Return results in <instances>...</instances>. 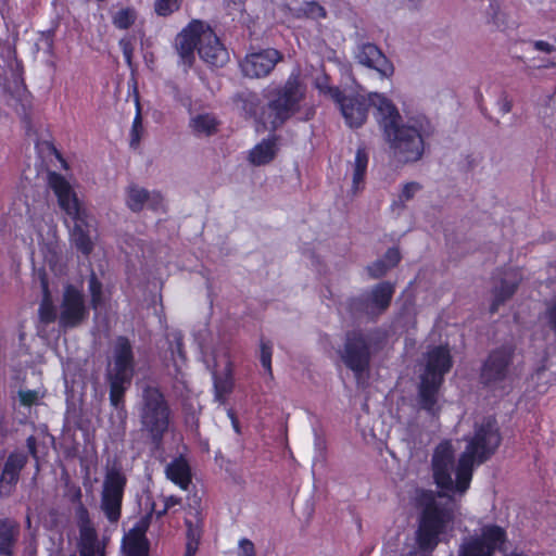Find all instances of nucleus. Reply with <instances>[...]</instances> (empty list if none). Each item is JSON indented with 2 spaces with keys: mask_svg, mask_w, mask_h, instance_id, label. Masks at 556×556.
I'll list each match as a JSON object with an SVG mask.
<instances>
[{
  "mask_svg": "<svg viewBox=\"0 0 556 556\" xmlns=\"http://www.w3.org/2000/svg\"><path fill=\"white\" fill-rule=\"evenodd\" d=\"M369 156L364 149L356 151L354 161L350 163L352 170V192L354 194L361 192L365 185V175L368 166Z\"/></svg>",
  "mask_w": 556,
  "mask_h": 556,
  "instance_id": "cd10ccee",
  "label": "nucleus"
},
{
  "mask_svg": "<svg viewBox=\"0 0 556 556\" xmlns=\"http://www.w3.org/2000/svg\"><path fill=\"white\" fill-rule=\"evenodd\" d=\"M139 417L142 430L148 432L155 443H160L169 427L170 409L159 389L148 387L143 390Z\"/></svg>",
  "mask_w": 556,
  "mask_h": 556,
  "instance_id": "6e6552de",
  "label": "nucleus"
},
{
  "mask_svg": "<svg viewBox=\"0 0 556 556\" xmlns=\"http://www.w3.org/2000/svg\"><path fill=\"white\" fill-rule=\"evenodd\" d=\"M26 444H27V448H28L29 453L33 455V457L37 458L35 437L31 435V437L27 438Z\"/></svg>",
  "mask_w": 556,
  "mask_h": 556,
  "instance_id": "bf43d9fd",
  "label": "nucleus"
},
{
  "mask_svg": "<svg viewBox=\"0 0 556 556\" xmlns=\"http://www.w3.org/2000/svg\"><path fill=\"white\" fill-rule=\"evenodd\" d=\"M126 477L122 469L112 466L106 469L101 496V507L110 521H117L126 485Z\"/></svg>",
  "mask_w": 556,
  "mask_h": 556,
  "instance_id": "ddd939ff",
  "label": "nucleus"
},
{
  "mask_svg": "<svg viewBox=\"0 0 556 556\" xmlns=\"http://www.w3.org/2000/svg\"><path fill=\"white\" fill-rule=\"evenodd\" d=\"M203 358L213 377L215 400L224 404L233 387L229 346L225 343L218 344L206 352Z\"/></svg>",
  "mask_w": 556,
  "mask_h": 556,
  "instance_id": "1a4fd4ad",
  "label": "nucleus"
},
{
  "mask_svg": "<svg viewBox=\"0 0 556 556\" xmlns=\"http://www.w3.org/2000/svg\"><path fill=\"white\" fill-rule=\"evenodd\" d=\"M188 515L193 518V519H191L190 517L186 518V525L188 527V541H193L195 543H199L200 534H201L200 526H199L200 511L198 508L190 506Z\"/></svg>",
  "mask_w": 556,
  "mask_h": 556,
  "instance_id": "e433bc0d",
  "label": "nucleus"
},
{
  "mask_svg": "<svg viewBox=\"0 0 556 556\" xmlns=\"http://www.w3.org/2000/svg\"><path fill=\"white\" fill-rule=\"evenodd\" d=\"M394 288L389 282L377 285L369 293L350 301V309L354 314L375 316L382 313L390 304Z\"/></svg>",
  "mask_w": 556,
  "mask_h": 556,
  "instance_id": "dca6fc26",
  "label": "nucleus"
},
{
  "mask_svg": "<svg viewBox=\"0 0 556 556\" xmlns=\"http://www.w3.org/2000/svg\"><path fill=\"white\" fill-rule=\"evenodd\" d=\"M235 105L250 116H255L261 105V99L253 91H242L233 96Z\"/></svg>",
  "mask_w": 556,
  "mask_h": 556,
  "instance_id": "2f4dec72",
  "label": "nucleus"
},
{
  "mask_svg": "<svg viewBox=\"0 0 556 556\" xmlns=\"http://www.w3.org/2000/svg\"><path fill=\"white\" fill-rule=\"evenodd\" d=\"M26 459L24 456L11 455L3 468L2 478H9L11 481L17 479L18 471L24 467Z\"/></svg>",
  "mask_w": 556,
  "mask_h": 556,
  "instance_id": "f704fd0d",
  "label": "nucleus"
},
{
  "mask_svg": "<svg viewBox=\"0 0 556 556\" xmlns=\"http://www.w3.org/2000/svg\"><path fill=\"white\" fill-rule=\"evenodd\" d=\"M36 149L41 152L43 150H47L49 152L50 156V163L55 162L59 163L58 165H54L56 168L68 170V165L66 161L62 157L61 153L53 147L51 141H38Z\"/></svg>",
  "mask_w": 556,
  "mask_h": 556,
  "instance_id": "a19ab883",
  "label": "nucleus"
},
{
  "mask_svg": "<svg viewBox=\"0 0 556 556\" xmlns=\"http://www.w3.org/2000/svg\"><path fill=\"white\" fill-rule=\"evenodd\" d=\"M136 21V11L131 8H125L117 11L113 17V25L118 29H128Z\"/></svg>",
  "mask_w": 556,
  "mask_h": 556,
  "instance_id": "c9c22d12",
  "label": "nucleus"
},
{
  "mask_svg": "<svg viewBox=\"0 0 556 556\" xmlns=\"http://www.w3.org/2000/svg\"><path fill=\"white\" fill-rule=\"evenodd\" d=\"M452 359L445 346H435L427 353L425 371L420 377L418 401L422 409L434 416L440 409L439 388L450 370Z\"/></svg>",
  "mask_w": 556,
  "mask_h": 556,
  "instance_id": "423d86ee",
  "label": "nucleus"
},
{
  "mask_svg": "<svg viewBox=\"0 0 556 556\" xmlns=\"http://www.w3.org/2000/svg\"><path fill=\"white\" fill-rule=\"evenodd\" d=\"M199 56L208 65L224 66L228 61V52L216 34L203 24L198 47Z\"/></svg>",
  "mask_w": 556,
  "mask_h": 556,
  "instance_id": "aec40b11",
  "label": "nucleus"
},
{
  "mask_svg": "<svg viewBox=\"0 0 556 556\" xmlns=\"http://www.w3.org/2000/svg\"><path fill=\"white\" fill-rule=\"evenodd\" d=\"M533 47L535 50L544 52V53H552L556 50L555 46L543 41V40H536L533 42Z\"/></svg>",
  "mask_w": 556,
  "mask_h": 556,
  "instance_id": "6e6d98bb",
  "label": "nucleus"
},
{
  "mask_svg": "<svg viewBox=\"0 0 556 556\" xmlns=\"http://www.w3.org/2000/svg\"><path fill=\"white\" fill-rule=\"evenodd\" d=\"M110 382V401L114 407H119L123 404L125 390L130 384L129 382L109 380Z\"/></svg>",
  "mask_w": 556,
  "mask_h": 556,
  "instance_id": "79ce46f5",
  "label": "nucleus"
},
{
  "mask_svg": "<svg viewBox=\"0 0 556 556\" xmlns=\"http://www.w3.org/2000/svg\"><path fill=\"white\" fill-rule=\"evenodd\" d=\"M389 269L390 267L383 260H378L367 267L368 274L372 278H379L383 276Z\"/></svg>",
  "mask_w": 556,
  "mask_h": 556,
  "instance_id": "de8ad7c7",
  "label": "nucleus"
},
{
  "mask_svg": "<svg viewBox=\"0 0 556 556\" xmlns=\"http://www.w3.org/2000/svg\"><path fill=\"white\" fill-rule=\"evenodd\" d=\"M507 541L506 531L496 525H485L473 534L463 539L458 556H493L503 549Z\"/></svg>",
  "mask_w": 556,
  "mask_h": 556,
  "instance_id": "9b49d317",
  "label": "nucleus"
},
{
  "mask_svg": "<svg viewBox=\"0 0 556 556\" xmlns=\"http://www.w3.org/2000/svg\"><path fill=\"white\" fill-rule=\"evenodd\" d=\"M165 473L167 479L178 485L181 490H188L192 476L190 466L185 458H174L167 464Z\"/></svg>",
  "mask_w": 556,
  "mask_h": 556,
  "instance_id": "a878e982",
  "label": "nucleus"
},
{
  "mask_svg": "<svg viewBox=\"0 0 556 556\" xmlns=\"http://www.w3.org/2000/svg\"><path fill=\"white\" fill-rule=\"evenodd\" d=\"M46 181L55 194L61 210L74 223L71 230L72 243L83 254L89 255L94 245L96 220L78 201L71 177L49 169Z\"/></svg>",
  "mask_w": 556,
  "mask_h": 556,
  "instance_id": "f03ea898",
  "label": "nucleus"
},
{
  "mask_svg": "<svg viewBox=\"0 0 556 556\" xmlns=\"http://www.w3.org/2000/svg\"><path fill=\"white\" fill-rule=\"evenodd\" d=\"M163 503H164L163 509L156 513L159 517L164 515L169 508H172L176 505H179L180 498L176 497L174 495H170V496L164 497Z\"/></svg>",
  "mask_w": 556,
  "mask_h": 556,
  "instance_id": "5fc2aeb1",
  "label": "nucleus"
},
{
  "mask_svg": "<svg viewBox=\"0 0 556 556\" xmlns=\"http://www.w3.org/2000/svg\"><path fill=\"white\" fill-rule=\"evenodd\" d=\"M45 392L40 389L37 390H20L18 391V400L24 406L36 405L43 397Z\"/></svg>",
  "mask_w": 556,
  "mask_h": 556,
  "instance_id": "c03bdc74",
  "label": "nucleus"
},
{
  "mask_svg": "<svg viewBox=\"0 0 556 556\" xmlns=\"http://www.w3.org/2000/svg\"><path fill=\"white\" fill-rule=\"evenodd\" d=\"M371 100L376 121L387 139H425L434 135L435 127L426 115L416 114L404 123L395 104L386 96L375 93Z\"/></svg>",
  "mask_w": 556,
  "mask_h": 556,
  "instance_id": "7ed1b4c3",
  "label": "nucleus"
},
{
  "mask_svg": "<svg viewBox=\"0 0 556 556\" xmlns=\"http://www.w3.org/2000/svg\"><path fill=\"white\" fill-rule=\"evenodd\" d=\"M486 14L489 16V23H492L496 27L502 25L503 21L501 18L500 5L495 0H491Z\"/></svg>",
  "mask_w": 556,
  "mask_h": 556,
  "instance_id": "49530a36",
  "label": "nucleus"
},
{
  "mask_svg": "<svg viewBox=\"0 0 556 556\" xmlns=\"http://www.w3.org/2000/svg\"><path fill=\"white\" fill-rule=\"evenodd\" d=\"M106 371L108 380L130 383L134 375V356L126 338L119 337L115 341Z\"/></svg>",
  "mask_w": 556,
  "mask_h": 556,
  "instance_id": "2eb2a0df",
  "label": "nucleus"
},
{
  "mask_svg": "<svg viewBox=\"0 0 556 556\" xmlns=\"http://www.w3.org/2000/svg\"><path fill=\"white\" fill-rule=\"evenodd\" d=\"M278 152L276 141H260L248 153V161L254 166L268 164Z\"/></svg>",
  "mask_w": 556,
  "mask_h": 556,
  "instance_id": "c85d7f7f",
  "label": "nucleus"
},
{
  "mask_svg": "<svg viewBox=\"0 0 556 556\" xmlns=\"http://www.w3.org/2000/svg\"><path fill=\"white\" fill-rule=\"evenodd\" d=\"M283 55L274 48L251 52L241 61L240 67L244 76L262 78L268 76Z\"/></svg>",
  "mask_w": 556,
  "mask_h": 556,
  "instance_id": "a211bd4d",
  "label": "nucleus"
},
{
  "mask_svg": "<svg viewBox=\"0 0 556 556\" xmlns=\"http://www.w3.org/2000/svg\"><path fill=\"white\" fill-rule=\"evenodd\" d=\"M88 289L91 296V305L94 311H98L103 303L102 285L93 273L89 277Z\"/></svg>",
  "mask_w": 556,
  "mask_h": 556,
  "instance_id": "58836bf2",
  "label": "nucleus"
},
{
  "mask_svg": "<svg viewBox=\"0 0 556 556\" xmlns=\"http://www.w3.org/2000/svg\"><path fill=\"white\" fill-rule=\"evenodd\" d=\"M119 47L122 48L124 58L128 65H131V59L134 53V46L130 39L123 38L119 40Z\"/></svg>",
  "mask_w": 556,
  "mask_h": 556,
  "instance_id": "8fccbe9b",
  "label": "nucleus"
},
{
  "mask_svg": "<svg viewBox=\"0 0 556 556\" xmlns=\"http://www.w3.org/2000/svg\"><path fill=\"white\" fill-rule=\"evenodd\" d=\"M317 88L320 92L328 96L338 105L345 123L350 127H361L368 115L369 106H374L370 93L368 98L359 94L345 96L338 87L328 86L326 83L318 81Z\"/></svg>",
  "mask_w": 556,
  "mask_h": 556,
  "instance_id": "9d476101",
  "label": "nucleus"
},
{
  "mask_svg": "<svg viewBox=\"0 0 556 556\" xmlns=\"http://www.w3.org/2000/svg\"><path fill=\"white\" fill-rule=\"evenodd\" d=\"M140 125H141V117L138 114L134 121L132 130H131V137H132L131 139H140V134L138 132V126H140Z\"/></svg>",
  "mask_w": 556,
  "mask_h": 556,
  "instance_id": "4d7b16f0",
  "label": "nucleus"
},
{
  "mask_svg": "<svg viewBox=\"0 0 556 556\" xmlns=\"http://www.w3.org/2000/svg\"><path fill=\"white\" fill-rule=\"evenodd\" d=\"M401 260V255L397 249H389L383 257L386 264L390 267H394Z\"/></svg>",
  "mask_w": 556,
  "mask_h": 556,
  "instance_id": "3c124183",
  "label": "nucleus"
},
{
  "mask_svg": "<svg viewBox=\"0 0 556 556\" xmlns=\"http://www.w3.org/2000/svg\"><path fill=\"white\" fill-rule=\"evenodd\" d=\"M306 87L299 73H291L282 86L269 89L265 94L267 100L263 112L264 124L275 130L287 119L298 113L304 100Z\"/></svg>",
  "mask_w": 556,
  "mask_h": 556,
  "instance_id": "39448f33",
  "label": "nucleus"
},
{
  "mask_svg": "<svg viewBox=\"0 0 556 556\" xmlns=\"http://www.w3.org/2000/svg\"><path fill=\"white\" fill-rule=\"evenodd\" d=\"M466 447L455 463L456 448L452 441L441 442L432 455V471L437 485L446 494H463L470 485L473 468L486 460L498 447L501 435L496 422L486 418L476 424L473 434L466 438Z\"/></svg>",
  "mask_w": 556,
  "mask_h": 556,
  "instance_id": "f257e3e1",
  "label": "nucleus"
},
{
  "mask_svg": "<svg viewBox=\"0 0 556 556\" xmlns=\"http://www.w3.org/2000/svg\"><path fill=\"white\" fill-rule=\"evenodd\" d=\"M203 23L201 21H192L184 28L175 39V49L179 55V64L188 71L194 62V50L199 47Z\"/></svg>",
  "mask_w": 556,
  "mask_h": 556,
  "instance_id": "6ab92c4d",
  "label": "nucleus"
},
{
  "mask_svg": "<svg viewBox=\"0 0 556 556\" xmlns=\"http://www.w3.org/2000/svg\"><path fill=\"white\" fill-rule=\"evenodd\" d=\"M374 346V334L371 333L352 332L348 334L341 357L357 379H361L367 371L370 351Z\"/></svg>",
  "mask_w": 556,
  "mask_h": 556,
  "instance_id": "f8f14e48",
  "label": "nucleus"
},
{
  "mask_svg": "<svg viewBox=\"0 0 556 556\" xmlns=\"http://www.w3.org/2000/svg\"><path fill=\"white\" fill-rule=\"evenodd\" d=\"M20 534V526L9 518L0 519V554L10 556L13 554L15 543Z\"/></svg>",
  "mask_w": 556,
  "mask_h": 556,
  "instance_id": "bb28decb",
  "label": "nucleus"
},
{
  "mask_svg": "<svg viewBox=\"0 0 556 556\" xmlns=\"http://www.w3.org/2000/svg\"><path fill=\"white\" fill-rule=\"evenodd\" d=\"M255 546L252 541L241 539L238 543V556H255Z\"/></svg>",
  "mask_w": 556,
  "mask_h": 556,
  "instance_id": "09e8293b",
  "label": "nucleus"
},
{
  "mask_svg": "<svg viewBox=\"0 0 556 556\" xmlns=\"http://www.w3.org/2000/svg\"><path fill=\"white\" fill-rule=\"evenodd\" d=\"M88 317L83 292L72 285L64 288L60 305L59 325L61 328H74Z\"/></svg>",
  "mask_w": 556,
  "mask_h": 556,
  "instance_id": "4468645a",
  "label": "nucleus"
},
{
  "mask_svg": "<svg viewBox=\"0 0 556 556\" xmlns=\"http://www.w3.org/2000/svg\"><path fill=\"white\" fill-rule=\"evenodd\" d=\"M442 496H435L431 491H421L418 496L424 511L416 531V543L420 551L431 553L444 539L453 520L451 509L441 504Z\"/></svg>",
  "mask_w": 556,
  "mask_h": 556,
  "instance_id": "20e7f679",
  "label": "nucleus"
},
{
  "mask_svg": "<svg viewBox=\"0 0 556 556\" xmlns=\"http://www.w3.org/2000/svg\"><path fill=\"white\" fill-rule=\"evenodd\" d=\"M180 7V0H155L154 11L160 16H168Z\"/></svg>",
  "mask_w": 556,
  "mask_h": 556,
  "instance_id": "37998d69",
  "label": "nucleus"
},
{
  "mask_svg": "<svg viewBox=\"0 0 556 556\" xmlns=\"http://www.w3.org/2000/svg\"><path fill=\"white\" fill-rule=\"evenodd\" d=\"M228 416L229 418L231 419V424H232V427L235 429L236 432H239V424H238V420L236 419L233 413L229 409L228 410Z\"/></svg>",
  "mask_w": 556,
  "mask_h": 556,
  "instance_id": "680f3d73",
  "label": "nucleus"
},
{
  "mask_svg": "<svg viewBox=\"0 0 556 556\" xmlns=\"http://www.w3.org/2000/svg\"><path fill=\"white\" fill-rule=\"evenodd\" d=\"M513 357V349L504 346L493 351L485 361L481 379L491 388H501L508 379L509 364Z\"/></svg>",
  "mask_w": 556,
  "mask_h": 556,
  "instance_id": "f3484780",
  "label": "nucleus"
},
{
  "mask_svg": "<svg viewBox=\"0 0 556 556\" xmlns=\"http://www.w3.org/2000/svg\"><path fill=\"white\" fill-rule=\"evenodd\" d=\"M545 316L549 327L556 332V301L548 305Z\"/></svg>",
  "mask_w": 556,
  "mask_h": 556,
  "instance_id": "864d4df0",
  "label": "nucleus"
},
{
  "mask_svg": "<svg viewBox=\"0 0 556 556\" xmlns=\"http://www.w3.org/2000/svg\"><path fill=\"white\" fill-rule=\"evenodd\" d=\"M170 352L174 366L177 370H179L186 361L180 333L173 334V341L170 342Z\"/></svg>",
  "mask_w": 556,
  "mask_h": 556,
  "instance_id": "ea45409f",
  "label": "nucleus"
},
{
  "mask_svg": "<svg viewBox=\"0 0 556 556\" xmlns=\"http://www.w3.org/2000/svg\"><path fill=\"white\" fill-rule=\"evenodd\" d=\"M516 290V282L515 280H510L508 278H505L500 288H495L494 290V301L492 303L491 309L492 312L497 311V307L500 304H502L504 301H506L508 298H510Z\"/></svg>",
  "mask_w": 556,
  "mask_h": 556,
  "instance_id": "72a5a7b5",
  "label": "nucleus"
},
{
  "mask_svg": "<svg viewBox=\"0 0 556 556\" xmlns=\"http://www.w3.org/2000/svg\"><path fill=\"white\" fill-rule=\"evenodd\" d=\"M29 227L35 231V237L30 236V244L35 241L40 247V252L43 258V273L40 275L47 277V269L53 275L61 276L66 268V252L56 238V228L51 220L45 218H31Z\"/></svg>",
  "mask_w": 556,
  "mask_h": 556,
  "instance_id": "0eeeda50",
  "label": "nucleus"
},
{
  "mask_svg": "<svg viewBox=\"0 0 556 556\" xmlns=\"http://www.w3.org/2000/svg\"><path fill=\"white\" fill-rule=\"evenodd\" d=\"M76 515L79 526V554L80 556H96L99 551L98 535L89 520L88 511L84 506H79Z\"/></svg>",
  "mask_w": 556,
  "mask_h": 556,
  "instance_id": "4be33fe9",
  "label": "nucleus"
},
{
  "mask_svg": "<svg viewBox=\"0 0 556 556\" xmlns=\"http://www.w3.org/2000/svg\"><path fill=\"white\" fill-rule=\"evenodd\" d=\"M294 16L298 18L306 17L312 20L325 18L326 9L317 1L304 2L303 5L294 10Z\"/></svg>",
  "mask_w": 556,
  "mask_h": 556,
  "instance_id": "473e14b6",
  "label": "nucleus"
},
{
  "mask_svg": "<svg viewBox=\"0 0 556 556\" xmlns=\"http://www.w3.org/2000/svg\"><path fill=\"white\" fill-rule=\"evenodd\" d=\"M41 290H42V301L40 303L38 315H39V321L42 325H49L53 321H55L56 317V311L52 303L51 294L49 291V283L46 279V277H42L41 279Z\"/></svg>",
  "mask_w": 556,
  "mask_h": 556,
  "instance_id": "c756f323",
  "label": "nucleus"
},
{
  "mask_svg": "<svg viewBox=\"0 0 556 556\" xmlns=\"http://www.w3.org/2000/svg\"><path fill=\"white\" fill-rule=\"evenodd\" d=\"M355 59L361 65L375 70L381 77L389 78L394 74L392 62L375 43L365 42L358 45L355 51Z\"/></svg>",
  "mask_w": 556,
  "mask_h": 556,
  "instance_id": "412c9836",
  "label": "nucleus"
},
{
  "mask_svg": "<svg viewBox=\"0 0 556 556\" xmlns=\"http://www.w3.org/2000/svg\"><path fill=\"white\" fill-rule=\"evenodd\" d=\"M26 135L28 137L36 136L37 139H45L47 136H50L48 134L47 129H40V130L33 131L30 127L27 129Z\"/></svg>",
  "mask_w": 556,
  "mask_h": 556,
  "instance_id": "13d9d810",
  "label": "nucleus"
},
{
  "mask_svg": "<svg viewBox=\"0 0 556 556\" xmlns=\"http://www.w3.org/2000/svg\"><path fill=\"white\" fill-rule=\"evenodd\" d=\"M126 204L134 212H139L144 206L159 210L162 207L163 197L160 192H149L138 185H130L126 191Z\"/></svg>",
  "mask_w": 556,
  "mask_h": 556,
  "instance_id": "5701e85b",
  "label": "nucleus"
},
{
  "mask_svg": "<svg viewBox=\"0 0 556 556\" xmlns=\"http://www.w3.org/2000/svg\"><path fill=\"white\" fill-rule=\"evenodd\" d=\"M424 150V141H390L389 147L393 160L399 163H408L419 160Z\"/></svg>",
  "mask_w": 556,
  "mask_h": 556,
  "instance_id": "393cba45",
  "label": "nucleus"
},
{
  "mask_svg": "<svg viewBox=\"0 0 556 556\" xmlns=\"http://www.w3.org/2000/svg\"><path fill=\"white\" fill-rule=\"evenodd\" d=\"M146 531V522L140 521L125 535L123 546L126 556H148L149 545Z\"/></svg>",
  "mask_w": 556,
  "mask_h": 556,
  "instance_id": "b1692460",
  "label": "nucleus"
},
{
  "mask_svg": "<svg viewBox=\"0 0 556 556\" xmlns=\"http://www.w3.org/2000/svg\"><path fill=\"white\" fill-rule=\"evenodd\" d=\"M219 126V121L214 114L205 113L199 114L191 119V127L199 136L211 137L214 136Z\"/></svg>",
  "mask_w": 556,
  "mask_h": 556,
  "instance_id": "7c9ffc66",
  "label": "nucleus"
},
{
  "mask_svg": "<svg viewBox=\"0 0 556 556\" xmlns=\"http://www.w3.org/2000/svg\"><path fill=\"white\" fill-rule=\"evenodd\" d=\"M498 111L502 114H507L511 111L513 103L505 93L498 98L497 101Z\"/></svg>",
  "mask_w": 556,
  "mask_h": 556,
  "instance_id": "603ef678",
  "label": "nucleus"
},
{
  "mask_svg": "<svg viewBox=\"0 0 556 556\" xmlns=\"http://www.w3.org/2000/svg\"><path fill=\"white\" fill-rule=\"evenodd\" d=\"M505 556H528V555L522 552H511Z\"/></svg>",
  "mask_w": 556,
  "mask_h": 556,
  "instance_id": "e2e57ef3",
  "label": "nucleus"
},
{
  "mask_svg": "<svg viewBox=\"0 0 556 556\" xmlns=\"http://www.w3.org/2000/svg\"><path fill=\"white\" fill-rule=\"evenodd\" d=\"M420 188L421 186L415 181L405 184L399 194L397 200L393 202L392 207H399L401 210L404 208L405 203L410 201L420 190Z\"/></svg>",
  "mask_w": 556,
  "mask_h": 556,
  "instance_id": "4c0bfd02",
  "label": "nucleus"
},
{
  "mask_svg": "<svg viewBox=\"0 0 556 556\" xmlns=\"http://www.w3.org/2000/svg\"><path fill=\"white\" fill-rule=\"evenodd\" d=\"M198 544L199 543H195L193 541H188L185 556H194V554L198 549Z\"/></svg>",
  "mask_w": 556,
  "mask_h": 556,
  "instance_id": "052dcab7",
  "label": "nucleus"
},
{
  "mask_svg": "<svg viewBox=\"0 0 556 556\" xmlns=\"http://www.w3.org/2000/svg\"><path fill=\"white\" fill-rule=\"evenodd\" d=\"M261 349V364L264 369L271 375V356H273V344L269 341L262 340L260 344Z\"/></svg>",
  "mask_w": 556,
  "mask_h": 556,
  "instance_id": "a18cd8bd",
  "label": "nucleus"
}]
</instances>
